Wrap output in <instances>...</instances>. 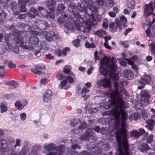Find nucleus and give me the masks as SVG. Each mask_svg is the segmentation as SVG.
<instances>
[{
  "mask_svg": "<svg viewBox=\"0 0 155 155\" xmlns=\"http://www.w3.org/2000/svg\"><path fill=\"white\" fill-rule=\"evenodd\" d=\"M89 91V90L86 87H83L82 90L81 91V94L82 96V97H84L86 95V93L88 92Z\"/></svg>",
  "mask_w": 155,
  "mask_h": 155,
  "instance_id": "46",
  "label": "nucleus"
},
{
  "mask_svg": "<svg viewBox=\"0 0 155 155\" xmlns=\"http://www.w3.org/2000/svg\"><path fill=\"white\" fill-rule=\"evenodd\" d=\"M86 9V11L84 12L86 14H87L89 16L92 15L94 14L92 11L90 7H88V5H87Z\"/></svg>",
  "mask_w": 155,
  "mask_h": 155,
  "instance_id": "42",
  "label": "nucleus"
},
{
  "mask_svg": "<svg viewBox=\"0 0 155 155\" xmlns=\"http://www.w3.org/2000/svg\"><path fill=\"white\" fill-rule=\"evenodd\" d=\"M29 151V148L27 146H24L21 151L19 152V155H27Z\"/></svg>",
  "mask_w": 155,
  "mask_h": 155,
  "instance_id": "33",
  "label": "nucleus"
},
{
  "mask_svg": "<svg viewBox=\"0 0 155 155\" xmlns=\"http://www.w3.org/2000/svg\"><path fill=\"white\" fill-rule=\"evenodd\" d=\"M67 83V81L66 80H62L60 84L59 85V87L61 89H62L65 87Z\"/></svg>",
  "mask_w": 155,
  "mask_h": 155,
  "instance_id": "53",
  "label": "nucleus"
},
{
  "mask_svg": "<svg viewBox=\"0 0 155 155\" xmlns=\"http://www.w3.org/2000/svg\"><path fill=\"white\" fill-rule=\"evenodd\" d=\"M11 49L12 51L16 54H18L19 51V47L16 45L13 46Z\"/></svg>",
  "mask_w": 155,
  "mask_h": 155,
  "instance_id": "50",
  "label": "nucleus"
},
{
  "mask_svg": "<svg viewBox=\"0 0 155 155\" xmlns=\"http://www.w3.org/2000/svg\"><path fill=\"white\" fill-rule=\"evenodd\" d=\"M107 33L106 31L102 30H99L96 31L94 33V35H97L99 37H103V35H107Z\"/></svg>",
  "mask_w": 155,
  "mask_h": 155,
  "instance_id": "31",
  "label": "nucleus"
},
{
  "mask_svg": "<svg viewBox=\"0 0 155 155\" xmlns=\"http://www.w3.org/2000/svg\"><path fill=\"white\" fill-rule=\"evenodd\" d=\"M99 72L101 75L106 77L108 74V71L102 66H100L99 68Z\"/></svg>",
  "mask_w": 155,
  "mask_h": 155,
  "instance_id": "32",
  "label": "nucleus"
},
{
  "mask_svg": "<svg viewBox=\"0 0 155 155\" xmlns=\"http://www.w3.org/2000/svg\"><path fill=\"white\" fill-rule=\"evenodd\" d=\"M127 22V19L126 17L124 15L121 16L120 18V21L116 23V26L114 29V31H116V30H117L118 28H119V31H121L122 26H124Z\"/></svg>",
  "mask_w": 155,
  "mask_h": 155,
  "instance_id": "12",
  "label": "nucleus"
},
{
  "mask_svg": "<svg viewBox=\"0 0 155 155\" xmlns=\"http://www.w3.org/2000/svg\"><path fill=\"white\" fill-rule=\"evenodd\" d=\"M141 100L140 103L144 106H146L150 104L149 98H150L151 96L148 93V91L143 90L141 91Z\"/></svg>",
  "mask_w": 155,
  "mask_h": 155,
  "instance_id": "6",
  "label": "nucleus"
},
{
  "mask_svg": "<svg viewBox=\"0 0 155 155\" xmlns=\"http://www.w3.org/2000/svg\"><path fill=\"white\" fill-rule=\"evenodd\" d=\"M55 35L54 32L51 31L47 32L45 35L46 39L48 41H51L53 39V38Z\"/></svg>",
  "mask_w": 155,
  "mask_h": 155,
  "instance_id": "24",
  "label": "nucleus"
},
{
  "mask_svg": "<svg viewBox=\"0 0 155 155\" xmlns=\"http://www.w3.org/2000/svg\"><path fill=\"white\" fill-rule=\"evenodd\" d=\"M153 134H151L148 136L147 139V142L148 143H151L153 141Z\"/></svg>",
  "mask_w": 155,
  "mask_h": 155,
  "instance_id": "55",
  "label": "nucleus"
},
{
  "mask_svg": "<svg viewBox=\"0 0 155 155\" xmlns=\"http://www.w3.org/2000/svg\"><path fill=\"white\" fill-rule=\"evenodd\" d=\"M56 78L58 80H61L64 78V75L62 73H59L58 74Z\"/></svg>",
  "mask_w": 155,
  "mask_h": 155,
  "instance_id": "64",
  "label": "nucleus"
},
{
  "mask_svg": "<svg viewBox=\"0 0 155 155\" xmlns=\"http://www.w3.org/2000/svg\"><path fill=\"white\" fill-rule=\"evenodd\" d=\"M14 41L16 43L23 45L25 47V48L26 47L27 48L28 47L29 45L28 42H25V45H24V43L22 38H20L19 37L17 36L15 38Z\"/></svg>",
  "mask_w": 155,
  "mask_h": 155,
  "instance_id": "21",
  "label": "nucleus"
},
{
  "mask_svg": "<svg viewBox=\"0 0 155 155\" xmlns=\"http://www.w3.org/2000/svg\"><path fill=\"white\" fill-rule=\"evenodd\" d=\"M64 21H67V20L66 21V19H65L64 18H63V17H62L61 16L58 19V21L60 25L62 24Z\"/></svg>",
  "mask_w": 155,
  "mask_h": 155,
  "instance_id": "54",
  "label": "nucleus"
},
{
  "mask_svg": "<svg viewBox=\"0 0 155 155\" xmlns=\"http://www.w3.org/2000/svg\"><path fill=\"white\" fill-rule=\"evenodd\" d=\"M5 63L8 64V67L10 68H13L16 67V65L13 63L12 61H5Z\"/></svg>",
  "mask_w": 155,
  "mask_h": 155,
  "instance_id": "44",
  "label": "nucleus"
},
{
  "mask_svg": "<svg viewBox=\"0 0 155 155\" xmlns=\"http://www.w3.org/2000/svg\"><path fill=\"white\" fill-rule=\"evenodd\" d=\"M33 149L28 155H38V151L40 149V147L39 146L36 145Z\"/></svg>",
  "mask_w": 155,
  "mask_h": 155,
  "instance_id": "28",
  "label": "nucleus"
},
{
  "mask_svg": "<svg viewBox=\"0 0 155 155\" xmlns=\"http://www.w3.org/2000/svg\"><path fill=\"white\" fill-rule=\"evenodd\" d=\"M56 147L54 144L53 143H51L44 147L45 149L48 152L52 150L55 151Z\"/></svg>",
  "mask_w": 155,
  "mask_h": 155,
  "instance_id": "27",
  "label": "nucleus"
},
{
  "mask_svg": "<svg viewBox=\"0 0 155 155\" xmlns=\"http://www.w3.org/2000/svg\"><path fill=\"white\" fill-rule=\"evenodd\" d=\"M26 117V114L25 113H21L20 114V118L22 120H25Z\"/></svg>",
  "mask_w": 155,
  "mask_h": 155,
  "instance_id": "63",
  "label": "nucleus"
},
{
  "mask_svg": "<svg viewBox=\"0 0 155 155\" xmlns=\"http://www.w3.org/2000/svg\"><path fill=\"white\" fill-rule=\"evenodd\" d=\"M54 53L57 55L58 57H61L62 56V50L60 48L56 49L54 51Z\"/></svg>",
  "mask_w": 155,
  "mask_h": 155,
  "instance_id": "45",
  "label": "nucleus"
},
{
  "mask_svg": "<svg viewBox=\"0 0 155 155\" xmlns=\"http://www.w3.org/2000/svg\"><path fill=\"white\" fill-rule=\"evenodd\" d=\"M11 9L12 11H14L18 9L19 8V6L17 4L15 3L14 2H12L11 3Z\"/></svg>",
  "mask_w": 155,
  "mask_h": 155,
  "instance_id": "40",
  "label": "nucleus"
},
{
  "mask_svg": "<svg viewBox=\"0 0 155 155\" xmlns=\"http://www.w3.org/2000/svg\"><path fill=\"white\" fill-rule=\"evenodd\" d=\"M87 145V148L91 152L96 155H100L101 153V150L107 151L110 148V145L109 143H103L101 146V147L95 146L94 144Z\"/></svg>",
  "mask_w": 155,
  "mask_h": 155,
  "instance_id": "4",
  "label": "nucleus"
},
{
  "mask_svg": "<svg viewBox=\"0 0 155 155\" xmlns=\"http://www.w3.org/2000/svg\"><path fill=\"white\" fill-rule=\"evenodd\" d=\"M120 92L122 94H124L126 96H127L129 95V94L124 87H122L120 88Z\"/></svg>",
  "mask_w": 155,
  "mask_h": 155,
  "instance_id": "60",
  "label": "nucleus"
},
{
  "mask_svg": "<svg viewBox=\"0 0 155 155\" xmlns=\"http://www.w3.org/2000/svg\"><path fill=\"white\" fill-rule=\"evenodd\" d=\"M138 148L140 151L143 153H147L150 149V146L147 143L145 142L140 143L138 146Z\"/></svg>",
  "mask_w": 155,
  "mask_h": 155,
  "instance_id": "16",
  "label": "nucleus"
},
{
  "mask_svg": "<svg viewBox=\"0 0 155 155\" xmlns=\"http://www.w3.org/2000/svg\"><path fill=\"white\" fill-rule=\"evenodd\" d=\"M116 58L112 57L110 60V66L107 68L110 74H114L117 70V66L116 64Z\"/></svg>",
  "mask_w": 155,
  "mask_h": 155,
  "instance_id": "10",
  "label": "nucleus"
},
{
  "mask_svg": "<svg viewBox=\"0 0 155 155\" xmlns=\"http://www.w3.org/2000/svg\"><path fill=\"white\" fill-rule=\"evenodd\" d=\"M29 41L31 44L36 45L38 44L39 39L36 36L32 35L29 37Z\"/></svg>",
  "mask_w": 155,
  "mask_h": 155,
  "instance_id": "20",
  "label": "nucleus"
},
{
  "mask_svg": "<svg viewBox=\"0 0 155 155\" xmlns=\"http://www.w3.org/2000/svg\"><path fill=\"white\" fill-rule=\"evenodd\" d=\"M98 52L97 51H95L94 53V57L95 61L99 60L100 59V57L98 55Z\"/></svg>",
  "mask_w": 155,
  "mask_h": 155,
  "instance_id": "61",
  "label": "nucleus"
},
{
  "mask_svg": "<svg viewBox=\"0 0 155 155\" xmlns=\"http://www.w3.org/2000/svg\"><path fill=\"white\" fill-rule=\"evenodd\" d=\"M45 68V66L43 64H38L35 66L34 68L31 69V71L38 75H41L42 74L41 70H43Z\"/></svg>",
  "mask_w": 155,
  "mask_h": 155,
  "instance_id": "13",
  "label": "nucleus"
},
{
  "mask_svg": "<svg viewBox=\"0 0 155 155\" xmlns=\"http://www.w3.org/2000/svg\"><path fill=\"white\" fill-rule=\"evenodd\" d=\"M35 24L37 28L42 30H44L50 26L47 22L42 20H37Z\"/></svg>",
  "mask_w": 155,
  "mask_h": 155,
  "instance_id": "8",
  "label": "nucleus"
},
{
  "mask_svg": "<svg viewBox=\"0 0 155 155\" xmlns=\"http://www.w3.org/2000/svg\"><path fill=\"white\" fill-rule=\"evenodd\" d=\"M65 7L63 4H59L58 5L57 10L58 12H62L65 8Z\"/></svg>",
  "mask_w": 155,
  "mask_h": 155,
  "instance_id": "41",
  "label": "nucleus"
},
{
  "mask_svg": "<svg viewBox=\"0 0 155 155\" xmlns=\"http://www.w3.org/2000/svg\"><path fill=\"white\" fill-rule=\"evenodd\" d=\"M74 18H75L74 17V18H71L70 17H68L67 19V21H65V22L66 23L67 27L68 29L73 30L74 28L73 23L71 21H73L74 23V21L78 20L76 19V20H74Z\"/></svg>",
  "mask_w": 155,
  "mask_h": 155,
  "instance_id": "19",
  "label": "nucleus"
},
{
  "mask_svg": "<svg viewBox=\"0 0 155 155\" xmlns=\"http://www.w3.org/2000/svg\"><path fill=\"white\" fill-rule=\"evenodd\" d=\"M17 36L20 38H22L25 36V34L22 31H18L17 32Z\"/></svg>",
  "mask_w": 155,
  "mask_h": 155,
  "instance_id": "48",
  "label": "nucleus"
},
{
  "mask_svg": "<svg viewBox=\"0 0 155 155\" xmlns=\"http://www.w3.org/2000/svg\"><path fill=\"white\" fill-rule=\"evenodd\" d=\"M110 61L108 58L105 56L100 60V64L102 66H105L107 68L110 66Z\"/></svg>",
  "mask_w": 155,
  "mask_h": 155,
  "instance_id": "18",
  "label": "nucleus"
},
{
  "mask_svg": "<svg viewBox=\"0 0 155 155\" xmlns=\"http://www.w3.org/2000/svg\"><path fill=\"white\" fill-rule=\"evenodd\" d=\"M152 119H148L146 120V122L147 124L145 126L151 131L154 129V127L155 125V114L152 116Z\"/></svg>",
  "mask_w": 155,
  "mask_h": 155,
  "instance_id": "14",
  "label": "nucleus"
},
{
  "mask_svg": "<svg viewBox=\"0 0 155 155\" xmlns=\"http://www.w3.org/2000/svg\"><path fill=\"white\" fill-rule=\"evenodd\" d=\"M21 4L20 6V9L21 12H25L27 11V9L25 7V4Z\"/></svg>",
  "mask_w": 155,
  "mask_h": 155,
  "instance_id": "52",
  "label": "nucleus"
},
{
  "mask_svg": "<svg viewBox=\"0 0 155 155\" xmlns=\"http://www.w3.org/2000/svg\"><path fill=\"white\" fill-rule=\"evenodd\" d=\"M109 118H101L99 119V122L103 125H105L109 123L110 120Z\"/></svg>",
  "mask_w": 155,
  "mask_h": 155,
  "instance_id": "35",
  "label": "nucleus"
},
{
  "mask_svg": "<svg viewBox=\"0 0 155 155\" xmlns=\"http://www.w3.org/2000/svg\"><path fill=\"white\" fill-rule=\"evenodd\" d=\"M17 27L20 28H23L25 27L26 25L24 23H18L17 24Z\"/></svg>",
  "mask_w": 155,
  "mask_h": 155,
  "instance_id": "58",
  "label": "nucleus"
},
{
  "mask_svg": "<svg viewBox=\"0 0 155 155\" xmlns=\"http://www.w3.org/2000/svg\"><path fill=\"white\" fill-rule=\"evenodd\" d=\"M108 21L107 19L105 18L104 19L103 21L102 27L105 29H107L108 28Z\"/></svg>",
  "mask_w": 155,
  "mask_h": 155,
  "instance_id": "49",
  "label": "nucleus"
},
{
  "mask_svg": "<svg viewBox=\"0 0 155 155\" xmlns=\"http://www.w3.org/2000/svg\"><path fill=\"white\" fill-rule=\"evenodd\" d=\"M90 9H91L92 12H93V14L96 13L98 12L97 9L96 7L93 5L91 6Z\"/></svg>",
  "mask_w": 155,
  "mask_h": 155,
  "instance_id": "62",
  "label": "nucleus"
},
{
  "mask_svg": "<svg viewBox=\"0 0 155 155\" xmlns=\"http://www.w3.org/2000/svg\"><path fill=\"white\" fill-rule=\"evenodd\" d=\"M86 109L87 110L88 113L90 114H93L97 111V108H96L91 107L90 106L89 107H86Z\"/></svg>",
  "mask_w": 155,
  "mask_h": 155,
  "instance_id": "39",
  "label": "nucleus"
},
{
  "mask_svg": "<svg viewBox=\"0 0 155 155\" xmlns=\"http://www.w3.org/2000/svg\"><path fill=\"white\" fill-rule=\"evenodd\" d=\"M87 5L85 2H82L81 3H79L77 6L78 10L80 12H84L86 11V9Z\"/></svg>",
  "mask_w": 155,
  "mask_h": 155,
  "instance_id": "22",
  "label": "nucleus"
},
{
  "mask_svg": "<svg viewBox=\"0 0 155 155\" xmlns=\"http://www.w3.org/2000/svg\"><path fill=\"white\" fill-rule=\"evenodd\" d=\"M48 12L45 9L43 10V11L40 12L41 15L44 17L48 16Z\"/></svg>",
  "mask_w": 155,
  "mask_h": 155,
  "instance_id": "57",
  "label": "nucleus"
},
{
  "mask_svg": "<svg viewBox=\"0 0 155 155\" xmlns=\"http://www.w3.org/2000/svg\"><path fill=\"white\" fill-rule=\"evenodd\" d=\"M85 47L87 48H95L96 47V46L94 43H91V44H90L88 41H86L85 42Z\"/></svg>",
  "mask_w": 155,
  "mask_h": 155,
  "instance_id": "43",
  "label": "nucleus"
},
{
  "mask_svg": "<svg viewBox=\"0 0 155 155\" xmlns=\"http://www.w3.org/2000/svg\"><path fill=\"white\" fill-rule=\"evenodd\" d=\"M1 113H2L7 111L8 108L6 105L3 103H1L0 105Z\"/></svg>",
  "mask_w": 155,
  "mask_h": 155,
  "instance_id": "38",
  "label": "nucleus"
},
{
  "mask_svg": "<svg viewBox=\"0 0 155 155\" xmlns=\"http://www.w3.org/2000/svg\"><path fill=\"white\" fill-rule=\"evenodd\" d=\"M125 75L128 80L132 79L134 76L132 71L129 70H127L125 71Z\"/></svg>",
  "mask_w": 155,
  "mask_h": 155,
  "instance_id": "30",
  "label": "nucleus"
},
{
  "mask_svg": "<svg viewBox=\"0 0 155 155\" xmlns=\"http://www.w3.org/2000/svg\"><path fill=\"white\" fill-rule=\"evenodd\" d=\"M97 85L99 87H103L104 88H109L111 86L110 80L106 78L101 79L97 82Z\"/></svg>",
  "mask_w": 155,
  "mask_h": 155,
  "instance_id": "11",
  "label": "nucleus"
},
{
  "mask_svg": "<svg viewBox=\"0 0 155 155\" xmlns=\"http://www.w3.org/2000/svg\"><path fill=\"white\" fill-rule=\"evenodd\" d=\"M102 115L103 116L107 115L109 116L113 115L114 116L115 121L117 124H119V123L120 115L114 110H111L103 112Z\"/></svg>",
  "mask_w": 155,
  "mask_h": 155,
  "instance_id": "9",
  "label": "nucleus"
},
{
  "mask_svg": "<svg viewBox=\"0 0 155 155\" xmlns=\"http://www.w3.org/2000/svg\"><path fill=\"white\" fill-rule=\"evenodd\" d=\"M130 134L131 136L133 137L136 139L138 138L140 136V135L137 130H134L130 131Z\"/></svg>",
  "mask_w": 155,
  "mask_h": 155,
  "instance_id": "36",
  "label": "nucleus"
},
{
  "mask_svg": "<svg viewBox=\"0 0 155 155\" xmlns=\"http://www.w3.org/2000/svg\"><path fill=\"white\" fill-rule=\"evenodd\" d=\"M56 2L54 0H48L46 3V6L49 10L52 12L55 9V5Z\"/></svg>",
  "mask_w": 155,
  "mask_h": 155,
  "instance_id": "17",
  "label": "nucleus"
},
{
  "mask_svg": "<svg viewBox=\"0 0 155 155\" xmlns=\"http://www.w3.org/2000/svg\"><path fill=\"white\" fill-rule=\"evenodd\" d=\"M68 9L69 12H72L74 17L79 20V21H83V19L77 10L76 5L73 3H71L68 6Z\"/></svg>",
  "mask_w": 155,
  "mask_h": 155,
  "instance_id": "5",
  "label": "nucleus"
},
{
  "mask_svg": "<svg viewBox=\"0 0 155 155\" xmlns=\"http://www.w3.org/2000/svg\"><path fill=\"white\" fill-rule=\"evenodd\" d=\"M87 127V125L85 122L82 123L81 125L78 127V129H74L72 131V133L78 134L79 132V130H80L81 129H84Z\"/></svg>",
  "mask_w": 155,
  "mask_h": 155,
  "instance_id": "25",
  "label": "nucleus"
},
{
  "mask_svg": "<svg viewBox=\"0 0 155 155\" xmlns=\"http://www.w3.org/2000/svg\"><path fill=\"white\" fill-rule=\"evenodd\" d=\"M93 129L92 128H88L86 131L85 134L82 135L81 137V139L83 140H90L92 139L93 143L95 142L94 140V136L93 135Z\"/></svg>",
  "mask_w": 155,
  "mask_h": 155,
  "instance_id": "7",
  "label": "nucleus"
},
{
  "mask_svg": "<svg viewBox=\"0 0 155 155\" xmlns=\"http://www.w3.org/2000/svg\"><path fill=\"white\" fill-rule=\"evenodd\" d=\"M12 144H8L6 140L4 139H0V153L1 155L5 154L6 152L8 154L10 155H18L14 151Z\"/></svg>",
  "mask_w": 155,
  "mask_h": 155,
  "instance_id": "2",
  "label": "nucleus"
},
{
  "mask_svg": "<svg viewBox=\"0 0 155 155\" xmlns=\"http://www.w3.org/2000/svg\"><path fill=\"white\" fill-rule=\"evenodd\" d=\"M134 1H131L128 3L127 6L129 8L133 9L134 7Z\"/></svg>",
  "mask_w": 155,
  "mask_h": 155,
  "instance_id": "56",
  "label": "nucleus"
},
{
  "mask_svg": "<svg viewBox=\"0 0 155 155\" xmlns=\"http://www.w3.org/2000/svg\"><path fill=\"white\" fill-rule=\"evenodd\" d=\"M81 121L78 119H73L70 122V124L71 127H74L78 123H81Z\"/></svg>",
  "mask_w": 155,
  "mask_h": 155,
  "instance_id": "34",
  "label": "nucleus"
},
{
  "mask_svg": "<svg viewBox=\"0 0 155 155\" xmlns=\"http://www.w3.org/2000/svg\"><path fill=\"white\" fill-rule=\"evenodd\" d=\"M25 103L22 104L19 101H16L15 103V107L18 109L21 110L28 103V102L26 100H25Z\"/></svg>",
  "mask_w": 155,
  "mask_h": 155,
  "instance_id": "23",
  "label": "nucleus"
},
{
  "mask_svg": "<svg viewBox=\"0 0 155 155\" xmlns=\"http://www.w3.org/2000/svg\"><path fill=\"white\" fill-rule=\"evenodd\" d=\"M7 84L9 86H13L15 87H17L18 85V83L13 80L8 81Z\"/></svg>",
  "mask_w": 155,
  "mask_h": 155,
  "instance_id": "37",
  "label": "nucleus"
},
{
  "mask_svg": "<svg viewBox=\"0 0 155 155\" xmlns=\"http://www.w3.org/2000/svg\"><path fill=\"white\" fill-rule=\"evenodd\" d=\"M81 18L83 19V21L81 22L79 21L78 20H75L74 21V24L75 27L77 30L80 31L84 33H85L87 32V31L90 30L91 29V27H89L87 28L86 27L81 25V23L85 22L86 23H89V25H93V21H94V20H95V21L96 22V21L93 18H91L92 19L91 21V19L89 18H86L85 17L83 18L81 17Z\"/></svg>",
  "mask_w": 155,
  "mask_h": 155,
  "instance_id": "3",
  "label": "nucleus"
},
{
  "mask_svg": "<svg viewBox=\"0 0 155 155\" xmlns=\"http://www.w3.org/2000/svg\"><path fill=\"white\" fill-rule=\"evenodd\" d=\"M56 149L55 151L56 153H58V155H61L64 152V146L62 145H60L59 146H56Z\"/></svg>",
  "mask_w": 155,
  "mask_h": 155,
  "instance_id": "26",
  "label": "nucleus"
},
{
  "mask_svg": "<svg viewBox=\"0 0 155 155\" xmlns=\"http://www.w3.org/2000/svg\"><path fill=\"white\" fill-rule=\"evenodd\" d=\"M30 11L31 12L35 14V15H38L39 14V13L37 10L34 7L31 8Z\"/></svg>",
  "mask_w": 155,
  "mask_h": 155,
  "instance_id": "59",
  "label": "nucleus"
},
{
  "mask_svg": "<svg viewBox=\"0 0 155 155\" xmlns=\"http://www.w3.org/2000/svg\"><path fill=\"white\" fill-rule=\"evenodd\" d=\"M52 93V91L51 90L47 89L45 90L43 97V99L44 102L48 103L50 101Z\"/></svg>",
  "mask_w": 155,
  "mask_h": 155,
  "instance_id": "15",
  "label": "nucleus"
},
{
  "mask_svg": "<svg viewBox=\"0 0 155 155\" xmlns=\"http://www.w3.org/2000/svg\"><path fill=\"white\" fill-rule=\"evenodd\" d=\"M16 144H15V140H13L12 141H10V143L9 144H8H8H10L11 143L12 144V145L13 146V148L15 149V148L16 147H19L21 146V140L20 139H16Z\"/></svg>",
  "mask_w": 155,
  "mask_h": 155,
  "instance_id": "29",
  "label": "nucleus"
},
{
  "mask_svg": "<svg viewBox=\"0 0 155 155\" xmlns=\"http://www.w3.org/2000/svg\"><path fill=\"white\" fill-rule=\"evenodd\" d=\"M115 84V89L110 94L111 99V104L115 105L117 110L119 108V113L121 114V119L122 120L121 128L115 133L116 138L118 144V148L116 151L115 154H128L130 145L127 139V130L125 127V121L127 118V114L122 109L124 107V101L122 100L121 95L120 94L117 84Z\"/></svg>",
  "mask_w": 155,
  "mask_h": 155,
  "instance_id": "1",
  "label": "nucleus"
},
{
  "mask_svg": "<svg viewBox=\"0 0 155 155\" xmlns=\"http://www.w3.org/2000/svg\"><path fill=\"white\" fill-rule=\"evenodd\" d=\"M70 51V48L68 47H66L64 48L62 51V56H66L67 54V52Z\"/></svg>",
  "mask_w": 155,
  "mask_h": 155,
  "instance_id": "51",
  "label": "nucleus"
},
{
  "mask_svg": "<svg viewBox=\"0 0 155 155\" xmlns=\"http://www.w3.org/2000/svg\"><path fill=\"white\" fill-rule=\"evenodd\" d=\"M80 41L78 39H76L74 40L72 42V44L75 47H79L80 45Z\"/></svg>",
  "mask_w": 155,
  "mask_h": 155,
  "instance_id": "47",
  "label": "nucleus"
}]
</instances>
